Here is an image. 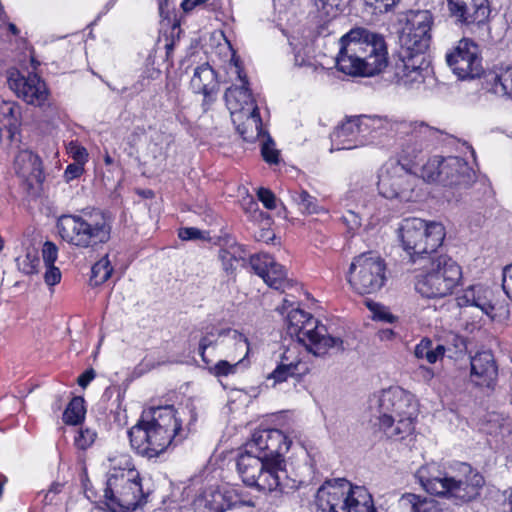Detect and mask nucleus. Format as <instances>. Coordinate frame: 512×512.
<instances>
[{
  "mask_svg": "<svg viewBox=\"0 0 512 512\" xmlns=\"http://www.w3.org/2000/svg\"><path fill=\"white\" fill-rule=\"evenodd\" d=\"M290 444L281 430L255 431L237 459V471L243 483L264 493H282L290 481L284 458Z\"/></svg>",
  "mask_w": 512,
  "mask_h": 512,
  "instance_id": "obj_1",
  "label": "nucleus"
},
{
  "mask_svg": "<svg viewBox=\"0 0 512 512\" xmlns=\"http://www.w3.org/2000/svg\"><path fill=\"white\" fill-rule=\"evenodd\" d=\"M388 63L387 46L382 35L355 28L340 39L337 69L349 76L370 77L380 73Z\"/></svg>",
  "mask_w": 512,
  "mask_h": 512,
  "instance_id": "obj_2",
  "label": "nucleus"
},
{
  "mask_svg": "<svg viewBox=\"0 0 512 512\" xmlns=\"http://www.w3.org/2000/svg\"><path fill=\"white\" fill-rule=\"evenodd\" d=\"M182 425L173 406L151 407L142 412L141 418L129 431L133 449L147 458L165 452L174 442L182 441Z\"/></svg>",
  "mask_w": 512,
  "mask_h": 512,
  "instance_id": "obj_3",
  "label": "nucleus"
},
{
  "mask_svg": "<svg viewBox=\"0 0 512 512\" xmlns=\"http://www.w3.org/2000/svg\"><path fill=\"white\" fill-rule=\"evenodd\" d=\"M366 145H385L395 139L402 159L417 158L425 144L436 138L438 130L424 122L399 121L381 116H366Z\"/></svg>",
  "mask_w": 512,
  "mask_h": 512,
  "instance_id": "obj_4",
  "label": "nucleus"
},
{
  "mask_svg": "<svg viewBox=\"0 0 512 512\" xmlns=\"http://www.w3.org/2000/svg\"><path fill=\"white\" fill-rule=\"evenodd\" d=\"M56 229L59 237L70 246L96 249L110 240L112 220L102 210L85 209L58 217Z\"/></svg>",
  "mask_w": 512,
  "mask_h": 512,
  "instance_id": "obj_5",
  "label": "nucleus"
},
{
  "mask_svg": "<svg viewBox=\"0 0 512 512\" xmlns=\"http://www.w3.org/2000/svg\"><path fill=\"white\" fill-rule=\"evenodd\" d=\"M379 428L394 440H402L414 430L418 404L411 393L400 388L383 390L376 399Z\"/></svg>",
  "mask_w": 512,
  "mask_h": 512,
  "instance_id": "obj_6",
  "label": "nucleus"
},
{
  "mask_svg": "<svg viewBox=\"0 0 512 512\" xmlns=\"http://www.w3.org/2000/svg\"><path fill=\"white\" fill-rule=\"evenodd\" d=\"M104 497L111 512H134L145 502L139 472L127 456L121 457L118 466L110 469Z\"/></svg>",
  "mask_w": 512,
  "mask_h": 512,
  "instance_id": "obj_7",
  "label": "nucleus"
},
{
  "mask_svg": "<svg viewBox=\"0 0 512 512\" xmlns=\"http://www.w3.org/2000/svg\"><path fill=\"white\" fill-rule=\"evenodd\" d=\"M287 333L296 337L306 350L316 357L344 350L343 340L328 334L325 325L311 314L299 308L292 309L287 315Z\"/></svg>",
  "mask_w": 512,
  "mask_h": 512,
  "instance_id": "obj_8",
  "label": "nucleus"
},
{
  "mask_svg": "<svg viewBox=\"0 0 512 512\" xmlns=\"http://www.w3.org/2000/svg\"><path fill=\"white\" fill-rule=\"evenodd\" d=\"M417 158L388 160L381 168L378 190L387 199L415 202L420 197L419 179L414 172Z\"/></svg>",
  "mask_w": 512,
  "mask_h": 512,
  "instance_id": "obj_9",
  "label": "nucleus"
},
{
  "mask_svg": "<svg viewBox=\"0 0 512 512\" xmlns=\"http://www.w3.org/2000/svg\"><path fill=\"white\" fill-rule=\"evenodd\" d=\"M398 237L403 249L415 261V256L435 252L445 238L444 226L421 218H405L398 227Z\"/></svg>",
  "mask_w": 512,
  "mask_h": 512,
  "instance_id": "obj_10",
  "label": "nucleus"
},
{
  "mask_svg": "<svg viewBox=\"0 0 512 512\" xmlns=\"http://www.w3.org/2000/svg\"><path fill=\"white\" fill-rule=\"evenodd\" d=\"M461 277L457 262L447 255H439L431 260L425 272L417 276L415 289L427 298L445 297L453 292Z\"/></svg>",
  "mask_w": 512,
  "mask_h": 512,
  "instance_id": "obj_11",
  "label": "nucleus"
},
{
  "mask_svg": "<svg viewBox=\"0 0 512 512\" xmlns=\"http://www.w3.org/2000/svg\"><path fill=\"white\" fill-rule=\"evenodd\" d=\"M384 259L374 253H363L353 258L347 275L351 288L360 295L375 294L387 281Z\"/></svg>",
  "mask_w": 512,
  "mask_h": 512,
  "instance_id": "obj_12",
  "label": "nucleus"
},
{
  "mask_svg": "<svg viewBox=\"0 0 512 512\" xmlns=\"http://www.w3.org/2000/svg\"><path fill=\"white\" fill-rule=\"evenodd\" d=\"M484 484V478L469 464L461 463L456 475H445L443 478V489L439 496H445L456 504L469 502L475 499Z\"/></svg>",
  "mask_w": 512,
  "mask_h": 512,
  "instance_id": "obj_13",
  "label": "nucleus"
},
{
  "mask_svg": "<svg viewBox=\"0 0 512 512\" xmlns=\"http://www.w3.org/2000/svg\"><path fill=\"white\" fill-rule=\"evenodd\" d=\"M392 69L393 81L406 88L418 87L431 72L424 53L407 48L400 54Z\"/></svg>",
  "mask_w": 512,
  "mask_h": 512,
  "instance_id": "obj_14",
  "label": "nucleus"
},
{
  "mask_svg": "<svg viewBox=\"0 0 512 512\" xmlns=\"http://www.w3.org/2000/svg\"><path fill=\"white\" fill-rule=\"evenodd\" d=\"M433 16L428 10L410 11L400 41L408 50L424 53L431 42Z\"/></svg>",
  "mask_w": 512,
  "mask_h": 512,
  "instance_id": "obj_15",
  "label": "nucleus"
},
{
  "mask_svg": "<svg viewBox=\"0 0 512 512\" xmlns=\"http://www.w3.org/2000/svg\"><path fill=\"white\" fill-rule=\"evenodd\" d=\"M9 88L29 105L43 107L49 101L50 92L46 83L36 74H22L16 69L8 71Z\"/></svg>",
  "mask_w": 512,
  "mask_h": 512,
  "instance_id": "obj_16",
  "label": "nucleus"
},
{
  "mask_svg": "<svg viewBox=\"0 0 512 512\" xmlns=\"http://www.w3.org/2000/svg\"><path fill=\"white\" fill-rule=\"evenodd\" d=\"M446 61L453 73L460 79L480 76L483 71L479 48L469 39H462L446 55Z\"/></svg>",
  "mask_w": 512,
  "mask_h": 512,
  "instance_id": "obj_17",
  "label": "nucleus"
},
{
  "mask_svg": "<svg viewBox=\"0 0 512 512\" xmlns=\"http://www.w3.org/2000/svg\"><path fill=\"white\" fill-rule=\"evenodd\" d=\"M230 344L235 345V350L233 353H229V355L245 353L246 352V344L244 342V335L239 331L231 328L220 329L216 327L207 328L204 335L201 337L199 341V354L202 358V361L205 364H209L212 362V359L209 358L211 351L216 347L221 346H229Z\"/></svg>",
  "mask_w": 512,
  "mask_h": 512,
  "instance_id": "obj_18",
  "label": "nucleus"
},
{
  "mask_svg": "<svg viewBox=\"0 0 512 512\" xmlns=\"http://www.w3.org/2000/svg\"><path fill=\"white\" fill-rule=\"evenodd\" d=\"M310 372V366L305 362L297 347H287L280 355L275 369L266 377L267 386L276 387L289 378L299 379Z\"/></svg>",
  "mask_w": 512,
  "mask_h": 512,
  "instance_id": "obj_19",
  "label": "nucleus"
},
{
  "mask_svg": "<svg viewBox=\"0 0 512 512\" xmlns=\"http://www.w3.org/2000/svg\"><path fill=\"white\" fill-rule=\"evenodd\" d=\"M351 483L344 478L325 481L317 490L316 505L322 512H344Z\"/></svg>",
  "mask_w": 512,
  "mask_h": 512,
  "instance_id": "obj_20",
  "label": "nucleus"
},
{
  "mask_svg": "<svg viewBox=\"0 0 512 512\" xmlns=\"http://www.w3.org/2000/svg\"><path fill=\"white\" fill-rule=\"evenodd\" d=\"M457 305L464 312L467 309L474 310L475 317L481 319L487 316L495 318V304L493 291L481 284L471 285L465 288L456 298Z\"/></svg>",
  "mask_w": 512,
  "mask_h": 512,
  "instance_id": "obj_21",
  "label": "nucleus"
},
{
  "mask_svg": "<svg viewBox=\"0 0 512 512\" xmlns=\"http://www.w3.org/2000/svg\"><path fill=\"white\" fill-rule=\"evenodd\" d=\"M234 70L240 84H234L229 87L225 92L224 98L226 106L230 111L231 119L240 121L242 114L255 111L258 109V106L248 88L247 77L237 63L234 65Z\"/></svg>",
  "mask_w": 512,
  "mask_h": 512,
  "instance_id": "obj_22",
  "label": "nucleus"
},
{
  "mask_svg": "<svg viewBox=\"0 0 512 512\" xmlns=\"http://www.w3.org/2000/svg\"><path fill=\"white\" fill-rule=\"evenodd\" d=\"M440 174L441 185L455 190L468 189L476 180V174L467 161L456 156L444 158Z\"/></svg>",
  "mask_w": 512,
  "mask_h": 512,
  "instance_id": "obj_23",
  "label": "nucleus"
},
{
  "mask_svg": "<svg viewBox=\"0 0 512 512\" xmlns=\"http://www.w3.org/2000/svg\"><path fill=\"white\" fill-rule=\"evenodd\" d=\"M252 269L271 288L284 291L290 286L284 267L268 254L254 255L250 259Z\"/></svg>",
  "mask_w": 512,
  "mask_h": 512,
  "instance_id": "obj_24",
  "label": "nucleus"
},
{
  "mask_svg": "<svg viewBox=\"0 0 512 512\" xmlns=\"http://www.w3.org/2000/svg\"><path fill=\"white\" fill-rule=\"evenodd\" d=\"M365 120L366 115L356 116L336 128L332 134V141L337 150H349L366 145Z\"/></svg>",
  "mask_w": 512,
  "mask_h": 512,
  "instance_id": "obj_25",
  "label": "nucleus"
},
{
  "mask_svg": "<svg viewBox=\"0 0 512 512\" xmlns=\"http://www.w3.org/2000/svg\"><path fill=\"white\" fill-rule=\"evenodd\" d=\"M450 14L457 23L482 24L489 16L488 0H447Z\"/></svg>",
  "mask_w": 512,
  "mask_h": 512,
  "instance_id": "obj_26",
  "label": "nucleus"
},
{
  "mask_svg": "<svg viewBox=\"0 0 512 512\" xmlns=\"http://www.w3.org/2000/svg\"><path fill=\"white\" fill-rule=\"evenodd\" d=\"M498 375L494 356L490 351L478 352L471 358V381L481 387L494 385Z\"/></svg>",
  "mask_w": 512,
  "mask_h": 512,
  "instance_id": "obj_27",
  "label": "nucleus"
},
{
  "mask_svg": "<svg viewBox=\"0 0 512 512\" xmlns=\"http://www.w3.org/2000/svg\"><path fill=\"white\" fill-rule=\"evenodd\" d=\"M190 86L195 93L204 96L203 105L210 104L218 91L215 71L208 64L196 67L190 81Z\"/></svg>",
  "mask_w": 512,
  "mask_h": 512,
  "instance_id": "obj_28",
  "label": "nucleus"
},
{
  "mask_svg": "<svg viewBox=\"0 0 512 512\" xmlns=\"http://www.w3.org/2000/svg\"><path fill=\"white\" fill-rule=\"evenodd\" d=\"M488 91L512 100V66H497L486 75Z\"/></svg>",
  "mask_w": 512,
  "mask_h": 512,
  "instance_id": "obj_29",
  "label": "nucleus"
},
{
  "mask_svg": "<svg viewBox=\"0 0 512 512\" xmlns=\"http://www.w3.org/2000/svg\"><path fill=\"white\" fill-rule=\"evenodd\" d=\"M232 122L245 141L252 142L262 134V120L258 109L244 113L240 121L232 119Z\"/></svg>",
  "mask_w": 512,
  "mask_h": 512,
  "instance_id": "obj_30",
  "label": "nucleus"
},
{
  "mask_svg": "<svg viewBox=\"0 0 512 512\" xmlns=\"http://www.w3.org/2000/svg\"><path fill=\"white\" fill-rule=\"evenodd\" d=\"M195 512H224L229 504L222 492L208 489L193 502Z\"/></svg>",
  "mask_w": 512,
  "mask_h": 512,
  "instance_id": "obj_31",
  "label": "nucleus"
},
{
  "mask_svg": "<svg viewBox=\"0 0 512 512\" xmlns=\"http://www.w3.org/2000/svg\"><path fill=\"white\" fill-rule=\"evenodd\" d=\"M14 169L24 178L38 179L41 175V160L29 150H21L14 160Z\"/></svg>",
  "mask_w": 512,
  "mask_h": 512,
  "instance_id": "obj_32",
  "label": "nucleus"
},
{
  "mask_svg": "<svg viewBox=\"0 0 512 512\" xmlns=\"http://www.w3.org/2000/svg\"><path fill=\"white\" fill-rule=\"evenodd\" d=\"M415 476L428 493L438 495L439 491H443V478L445 475L441 473L435 463L420 467Z\"/></svg>",
  "mask_w": 512,
  "mask_h": 512,
  "instance_id": "obj_33",
  "label": "nucleus"
},
{
  "mask_svg": "<svg viewBox=\"0 0 512 512\" xmlns=\"http://www.w3.org/2000/svg\"><path fill=\"white\" fill-rule=\"evenodd\" d=\"M348 496L344 512H377L373 498L363 486H353Z\"/></svg>",
  "mask_w": 512,
  "mask_h": 512,
  "instance_id": "obj_34",
  "label": "nucleus"
},
{
  "mask_svg": "<svg viewBox=\"0 0 512 512\" xmlns=\"http://www.w3.org/2000/svg\"><path fill=\"white\" fill-rule=\"evenodd\" d=\"M400 504L410 512H451L436 500L422 498L413 493L403 494L400 499Z\"/></svg>",
  "mask_w": 512,
  "mask_h": 512,
  "instance_id": "obj_35",
  "label": "nucleus"
},
{
  "mask_svg": "<svg viewBox=\"0 0 512 512\" xmlns=\"http://www.w3.org/2000/svg\"><path fill=\"white\" fill-rule=\"evenodd\" d=\"M21 122V107L14 101H2L0 104V130L6 129L12 136Z\"/></svg>",
  "mask_w": 512,
  "mask_h": 512,
  "instance_id": "obj_36",
  "label": "nucleus"
},
{
  "mask_svg": "<svg viewBox=\"0 0 512 512\" xmlns=\"http://www.w3.org/2000/svg\"><path fill=\"white\" fill-rule=\"evenodd\" d=\"M222 269L228 276H234L235 272L243 260L242 251L239 246L232 245L228 248H221L218 253Z\"/></svg>",
  "mask_w": 512,
  "mask_h": 512,
  "instance_id": "obj_37",
  "label": "nucleus"
},
{
  "mask_svg": "<svg viewBox=\"0 0 512 512\" xmlns=\"http://www.w3.org/2000/svg\"><path fill=\"white\" fill-rule=\"evenodd\" d=\"M445 351L443 345L434 346L430 339L424 338L415 346L414 355L418 359H425L428 363L433 364L444 356Z\"/></svg>",
  "mask_w": 512,
  "mask_h": 512,
  "instance_id": "obj_38",
  "label": "nucleus"
},
{
  "mask_svg": "<svg viewBox=\"0 0 512 512\" xmlns=\"http://www.w3.org/2000/svg\"><path fill=\"white\" fill-rule=\"evenodd\" d=\"M84 399L74 397L63 413V421L69 425L79 424L85 417Z\"/></svg>",
  "mask_w": 512,
  "mask_h": 512,
  "instance_id": "obj_39",
  "label": "nucleus"
},
{
  "mask_svg": "<svg viewBox=\"0 0 512 512\" xmlns=\"http://www.w3.org/2000/svg\"><path fill=\"white\" fill-rule=\"evenodd\" d=\"M112 272L113 267L109 257L108 255H105L92 266L90 278L91 284L95 286L103 284L110 278Z\"/></svg>",
  "mask_w": 512,
  "mask_h": 512,
  "instance_id": "obj_40",
  "label": "nucleus"
},
{
  "mask_svg": "<svg viewBox=\"0 0 512 512\" xmlns=\"http://www.w3.org/2000/svg\"><path fill=\"white\" fill-rule=\"evenodd\" d=\"M241 365L240 359L237 361H231L226 358L221 359L216 363H213L212 361L211 363L206 364V368L211 375L220 378L235 374Z\"/></svg>",
  "mask_w": 512,
  "mask_h": 512,
  "instance_id": "obj_41",
  "label": "nucleus"
},
{
  "mask_svg": "<svg viewBox=\"0 0 512 512\" xmlns=\"http://www.w3.org/2000/svg\"><path fill=\"white\" fill-rule=\"evenodd\" d=\"M444 158L440 156H434L429 159L421 168L420 176L426 182H438L441 184L442 163Z\"/></svg>",
  "mask_w": 512,
  "mask_h": 512,
  "instance_id": "obj_42",
  "label": "nucleus"
},
{
  "mask_svg": "<svg viewBox=\"0 0 512 512\" xmlns=\"http://www.w3.org/2000/svg\"><path fill=\"white\" fill-rule=\"evenodd\" d=\"M291 197L302 213L313 214L318 212L319 206L317 199L308 192L304 190L293 191L291 192Z\"/></svg>",
  "mask_w": 512,
  "mask_h": 512,
  "instance_id": "obj_43",
  "label": "nucleus"
},
{
  "mask_svg": "<svg viewBox=\"0 0 512 512\" xmlns=\"http://www.w3.org/2000/svg\"><path fill=\"white\" fill-rule=\"evenodd\" d=\"M16 262L20 271L30 275L38 272L40 259L35 249H27L23 256H19L16 259Z\"/></svg>",
  "mask_w": 512,
  "mask_h": 512,
  "instance_id": "obj_44",
  "label": "nucleus"
},
{
  "mask_svg": "<svg viewBox=\"0 0 512 512\" xmlns=\"http://www.w3.org/2000/svg\"><path fill=\"white\" fill-rule=\"evenodd\" d=\"M371 14H383L390 11L399 0H363Z\"/></svg>",
  "mask_w": 512,
  "mask_h": 512,
  "instance_id": "obj_45",
  "label": "nucleus"
},
{
  "mask_svg": "<svg viewBox=\"0 0 512 512\" xmlns=\"http://www.w3.org/2000/svg\"><path fill=\"white\" fill-rule=\"evenodd\" d=\"M96 432L89 428H81L74 438V444L78 449L86 450L96 439Z\"/></svg>",
  "mask_w": 512,
  "mask_h": 512,
  "instance_id": "obj_46",
  "label": "nucleus"
},
{
  "mask_svg": "<svg viewBox=\"0 0 512 512\" xmlns=\"http://www.w3.org/2000/svg\"><path fill=\"white\" fill-rule=\"evenodd\" d=\"M261 153L264 160L269 164H277L279 161V151L275 148L274 141L268 137L262 144Z\"/></svg>",
  "mask_w": 512,
  "mask_h": 512,
  "instance_id": "obj_47",
  "label": "nucleus"
},
{
  "mask_svg": "<svg viewBox=\"0 0 512 512\" xmlns=\"http://www.w3.org/2000/svg\"><path fill=\"white\" fill-rule=\"evenodd\" d=\"M367 307L373 313V319L391 323L395 317L382 305L373 301L366 302Z\"/></svg>",
  "mask_w": 512,
  "mask_h": 512,
  "instance_id": "obj_48",
  "label": "nucleus"
},
{
  "mask_svg": "<svg viewBox=\"0 0 512 512\" xmlns=\"http://www.w3.org/2000/svg\"><path fill=\"white\" fill-rule=\"evenodd\" d=\"M67 152L75 161L74 163L85 164L88 161V152L85 147L77 142L71 141L67 146Z\"/></svg>",
  "mask_w": 512,
  "mask_h": 512,
  "instance_id": "obj_49",
  "label": "nucleus"
},
{
  "mask_svg": "<svg viewBox=\"0 0 512 512\" xmlns=\"http://www.w3.org/2000/svg\"><path fill=\"white\" fill-rule=\"evenodd\" d=\"M42 258L45 266L54 265L58 258V247L54 242L46 241L42 247Z\"/></svg>",
  "mask_w": 512,
  "mask_h": 512,
  "instance_id": "obj_50",
  "label": "nucleus"
},
{
  "mask_svg": "<svg viewBox=\"0 0 512 512\" xmlns=\"http://www.w3.org/2000/svg\"><path fill=\"white\" fill-rule=\"evenodd\" d=\"M315 7L325 16H335L338 12L339 0H311Z\"/></svg>",
  "mask_w": 512,
  "mask_h": 512,
  "instance_id": "obj_51",
  "label": "nucleus"
},
{
  "mask_svg": "<svg viewBox=\"0 0 512 512\" xmlns=\"http://www.w3.org/2000/svg\"><path fill=\"white\" fill-rule=\"evenodd\" d=\"M257 197L263 203L265 208L269 210L276 208L277 199L275 194L270 189L260 187L257 190Z\"/></svg>",
  "mask_w": 512,
  "mask_h": 512,
  "instance_id": "obj_52",
  "label": "nucleus"
},
{
  "mask_svg": "<svg viewBox=\"0 0 512 512\" xmlns=\"http://www.w3.org/2000/svg\"><path fill=\"white\" fill-rule=\"evenodd\" d=\"M244 342L246 344V352L245 353H238V354L236 353V354H234V356L229 355V353H233V351L235 350V345L230 344L229 346H221V348H220L221 355L225 356V358H228L231 361H237L238 359H240L241 364H243L244 359L248 356L249 351H250L249 343L245 336H244Z\"/></svg>",
  "mask_w": 512,
  "mask_h": 512,
  "instance_id": "obj_53",
  "label": "nucleus"
},
{
  "mask_svg": "<svg viewBox=\"0 0 512 512\" xmlns=\"http://www.w3.org/2000/svg\"><path fill=\"white\" fill-rule=\"evenodd\" d=\"M178 235L182 240H205L208 238L204 231L195 227L181 228Z\"/></svg>",
  "mask_w": 512,
  "mask_h": 512,
  "instance_id": "obj_54",
  "label": "nucleus"
},
{
  "mask_svg": "<svg viewBox=\"0 0 512 512\" xmlns=\"http://www.w3.org/2000/svg\"><path fill=\"white\" fill-rule=\"evenodd\" d=\"M44 281L48 286H54L61 280L62 274L58 267L55 265L45 266Z\"/></svg>",
  "mask_w": 512,
  "mask_h": 512,
  "instance_id": "obj_55",
  "label": "nucleus"
},
{
  "mask_svg": "<svg viewBox=\"0 0 512 512\" xmlns=\"http://www.w3.org/2000/svg\"><path fill=\"white\" fill-rule=\"evenodd\" d=\"M502 287L508 298L512 301V264L503 270Z\"/></svg>",
  "mask_w": 512,
  "mask_h": 512,
  "instance_id": "obj_56",
  "label": "nucleus"
},
{
  "mask_svg": "<svg viewBox=\"0 0 512 512\" xmlns=\"http://www.w3.org/2000/svg\"><path fill=\"white\" fill-rule=\"evenodd\" d=\"M84 172V165L79 163L69 164L64 172V178L67 182L80 177Z\"/></svg>",
  "mask_w": 512,
  "mask_h": 512,
  "instance_id": "obj_57",
  "label": "nucleus"
},
{
  "mask_svg": "<svg viewBox=\"0 0 512 512\" xmlns=\"http://www.w3.org/2000/svg\"><path fill=\"white\" fill-rule=\"evenodd\" d=\"M342 219L350 230L357 229L361 226V218L351 210H348L346 214L342 216Z\"/></svg>",
  "mask_w": 512,
  "mask_h": 512,
  "instance_id": "obj_58",
  "label": "nucleus"
},
{
  "mask_svg": "<svg viewBox=\"0 0 512 512\" xmlns=\"http://www.w3.org/2000/svg\"><path fill=\"white\" fill-rule=\"evenodd\" d=\"M62 487H63V484H61L59 482L52 483L50 488L48 489V491L43 494L45 503H47V504L52 503L54 496L56 494H58L59 492H61Z\"/></svg>",
  "mask_w": 512,
  "mask_h": 512,
  "instance_id": "obj_59",
  "label": "nucleus"
},
{
  "mask_svg": "<svg viewBox=\"0 0 512 512\" xmlns=\"http://www.w3.org/2000/svg\"><path fill=\"white\" fill-rule=\"evenodd\" d=\"M96 373L94 369H88L78 377V384L82 388H86L88 384L95 378Z\"/></svg>",
  "mask_w": 512,
  "mask_h": 512,
  "instance_id": "obj_60",
  "label": "nucleus"
},
{
  "mask_svg": "<svg viewBox=\"0 0 512 512\" xmlns=\"http://www.w3.org/2000/svg\"><path fill=\"white\" fill-rule=\"evenodd\" d=\"M209 0H183L181 7L185 12H189L196 7L204 6Z\"/></svg>",
  "mask_w": 512,
  "mask_h": 512,
  "instance_id": "obj_61",
  "label": "nucleus"
},
{
  "mask_svg": "<svg viewBox=\"0 0 512 512\" xmlns=\"http://www.w3.org/2000/svg\"><path fill=\"white\" fill-rule=\"evenodd\" d=\"M250 209L253 210V218L257 220L258 218H262L266 220V224H269L270 217L265 215L262 211H258L257 203L254 201H250Z\"/></svg>",
  "mask_w": 512,
  "mask_h": 512,
  "instance_id": "obj_62",
  "label": "nucleus"
},
{
  "mask_svg": "<svg viewBox=\"0 0 512 512\" xmlns=\"http://www.w3.org/2000/svg\"><path fill=\"white\" fill-rule=\"evenodd\" d=\"M420 370L422 371L423 373V378L426 379V380H430L433 378L434 376V373L432 371V369L428 368V367H424V366H421L420 367Z\"/></svg>",
  "mask_w": 512,
  "mask_h": 512,
  "instance_id": "obj_63",
  "label": "nucleus"
},
{
  "mask_svg": "<svg viewBox=\"0 0 512 512\" xmlns=\"http://www.w3.org/2000/svg\"><path fill=\"white\" fill-rule=\"evenodd\" d=\"M504 509L505 512H512V489L504 503Z\"/></svg>",
  "mask_w": 512,
  "mask_h": 512,
  "instance_id": "obj_64",
  "label": "nucleus"
}]
</instances>
